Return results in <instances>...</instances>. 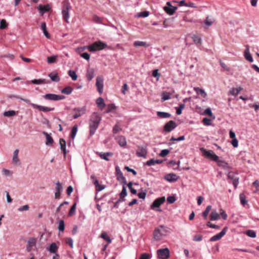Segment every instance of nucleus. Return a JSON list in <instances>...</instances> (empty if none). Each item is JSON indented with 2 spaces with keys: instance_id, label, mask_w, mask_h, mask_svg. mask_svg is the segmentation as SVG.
Here are the masks:
<instances>
[{
  "instance_id": "a878e982",
  "label": "nucleus",
  "mask_w": 259,
  "mask_h": 259,
  "mask_svg": "<svg viewBox=\"0 0 259 259\" xmlns=\"http://www.w3.org/2000/svg\"><path fill=\"white\" fill-rule=\"evenodd\" d=\"M43 135H44L46 137V144L47 145H52L54 143V140L52 137L51 136V134H49L48 133L46 132H44L42 133Z\"/></svg>"
},
{
  "instance_id": "e433bc0d",
  "label": "nucleus",
  "mask_w": 259,
  "mask_h": 259,
  "mask_svg": "<svg viewBox=\"0 0 259 259\" xmlns=\"http://www.w3.org/2000/svg\"><path fill=\"white\" fill-rule=\"evenodd\" d=\"M78 127L77 125H74L71 130L70 138L72 139H74L75 137L77 132Z\"/></svg>"
},
{
  "instance_id": "de8ad7c7",
  "label": "nucleus",
  "mask_w": 259,
  "mask_h": 259,
  "mask_svg": "<svg viewBox=\"0 0 259 259\" xmlns=\"http://www.w3.org/2000/svg\"><path fill=\"white\" fill-rule=\"evenodd\" d=\"M31 82L35 84H40L45 83L46 81H45V79H34L31 80Z\"/></svg>"
},
{
  "instance_id": "2eb2a0df",
  "label": "nucleus",
  "mask_w": 259,
  "mask_h": 259,
  "mask_svg": "<svg viewBox=\"0 0 259 259\" xmlns=\"http://www.w3.org/2000/svg\"><path fill=\"white\" fill-rule=\"evenodd\" d=\"M96 85L97 88V90L100 94H102L103 93V79L101 77H97L96 78Z\"/></svg>"
},
{
  "instance_id": "13d9d810",
  "label": "nucleus",
  "mask_w": 259,
  "mask_h": 259,
  "mask_svg": "<svg viewBox=\"0 0 259 259\" xmlns=\"http://www.w3.org/2000/svg\"><path fill=\"white\" fill-rule=\"evenodd\" d=\"M202 122L205 125H210L211 124V120L209 118L205 117L203 119Z\"/></svg>"
},
{
  "instance_id": "72a5a7b5",
  "label": "nucleus",
  "mask_w": 259,
  "mask_h": 259,
  "mask_svg": "<svg viewBox=\"0 0 259 259\" xmlns=\"http://www.w3.org/2000/svg\"><path fill=\"white\" fill-rule=\"evenodd\" d=\"M73 88L70 86H67L61 90V93L69 95L72 93Z\"/></svg>"
},
{
  "instance_id": "603ef678",
  "label": "nucleus",
  "mask_w": 259,
  "mask_h": 259,
  "mask_svg": "<svg viewBox=\"0 0 259 259\" xmlns=\"http://www.w3.org/2000/svg\"><path fill=\"white\" fill-rule=\"evenodd\" d=\"M8 26V23L6 22V20L5 19H2L0 21V29H4L6 28Z\"/></svg>"
},
{
  "instance_id": "ea45409f",
  "label": "nucleus",
  "mask_w": 259,
  "mask_h": 259,
  "mask_svg": "<svg viewBox=\"0 0 259 259\" xmlns=\"http://www.w3.org/2000/svg\"><path fill=\"white\" fill-rule=\"evenodd\" d=\"M245 234L251 238H255L256 236V232L252 230H247L245 231Z\"/></svg>"
},
{
  "instance_id": "6e6d98bb",
  "label": "nucleus",
  "mask_w": 259,
  "mask_h": 259,
  "mask_svg": "<svg viewBox=\"0 0 259 259\" xmlns=\"http://www.w3.org/2000/svg\"><path fill=\"white\" fill-rule=\"evenodd\" d=\"M122 129L119 126V125L117 124H116L114 125L113 129H112V133L114 134H116L119 132L121 131Z\"/></svg>"
},
{
  "instance_id": "dca6fc26",
  "label": "nucleus",
  "mask_w": 259,
  "mask_h": 259,
  "mask_svg": "<svg viewBox=\"0 0 259 259\" xmlns=\"http://www.w3.org/2000/svg\"><path fill=\"white\" fill-rule=\"evenodd\" d=\"M164 179L169 182H174L178 180V177L175 174L170 173L166 175Z\"/></svg>"
},
{
  "instance_id": "864d4df0",
  "label": "nucleus",
  "mask_w": 259,
  "mask_h": 259,
  "mask_svg": "<svg viewBox=\"0 0 259 259\" xmlns=\"http://www.w3.org/2000/svg\"><path fill=\"white\" fill-rule=\"evenodd\" d=\"M149 15V12L147 11L141 12L138 14L137 16L139 17L145 18Z\"/></svg>"
},
{
  "instance_id": "3c124183",
  "label": "nucleus",
  "mask_w": 259,
  "mask_h": 259,
  "mask_svg": "<svg viewBox=\"0 0 259 259\" xmlns=\"http://www.w3.org/2000/svg\"><path fill=\"white\" fill-rule=\"evenodd\" d=\"M239 198H240L241 203L243 205H245V204H246L247 203L245 195L243 193H241L239 195Z\"/></svg>"
},
{
  "instance_id": "7c9ffc66",
  "label": "nucleus",
  "mask_w": 259,
  "mask_h": 259,
  "mask_svg": "<svg viewBox=\"0 0 259 259\" xmlns=\"http://www.w3.org/2000/svg\"><path fill=\"white\" fill-rule=\"evenodd\" d=\"M210 217L211 221L218 220L220 218L219 214L215 210L211 211Z\"/></svg>"
},
{
  "instance_id": "cd10ccee",
  "label": "nucleus",
  "mask_w": 259,
  "mask_h": 259,
  "mask_svg": "<svg viewBox=\"0 0 259 259\" xmlns=\"http://www.w3.org/2000/svg\"><path fill=\"white\" fill-rule=\"evenodd\" d=\"M96 104L98 107L101 109H103L106 106L104 99L102 97H99L97 99Z\"/></svg>"
},
{
  "instance_id": "e2e57ef3",
  "label": "nucleus",
  "mask_w": 259,
  "mask_h": 259,
  "mask_svg": "<svg viewBox=\"0 0 259 259\" xmlns=\"http://www.w3.org/2000/svg\"><path fill=\"white\" fill-rule=\"evenodd\" d=\"M202 236L201 235H195L193 236V240L194 241H201L202 240Z\"/></svg>"
},
{
  "instance_id": "052dcab7",
  "label": "nucleus",
  "mask_w": 259,
  "mask_h": 259,
  "mask_svg": "<svg viewBox=\"0 0 259 259\" xmlns=\"http://www.w3.org/2000/svg\"><path fill=\"white\" fill-rule=\"evenodd\" d=\"M152 76L156 78V80L158 81L160 77V74L158 72V69H154L152 71Z\"/></svg>"
},
{
  "instance_id": "c9c22d12",
  "label": "nucleus",
  "mask_w": 259,
  "mask_h": 259,
  "mask_svg": "<svg viewBox=\"0 0 259 259\" xmlns=\"http://www.w3.org/2000/svg\"><path fill=\"white\" fill-rule=\"evenodd\" d=\"M56 187L55 188V192L58 193H61L63 191V186L61 183H60L59 181H57L56 183Z\"/></svg>"
},
{
  "instance_id": "b1692460",
  "label": "nucleus",
  "mask_w": 259,
  "mask_h": 259,
  "mask_svg": "<svg viewBox=\"0 0 259 259\" xmlns=\"http://www.w3.org/2000/svg\"><path fill=\"white\" fill-rule=\"evenodd\" d=\"M48 76L50 79L55 82H58L60 81V78L56 72H52L49 74Z\"/></svg>"
},
{
  "instance_id": "58836bf2",
  "label": "nucleus",
  "mask_w": 259,
  "mask_h": 259,
  "mask_svg": "<svg viewBox=\"0 0 259 259\" xmlns=\"http://www.w3.org/2000/svg\"><path fill=\"white\" fill-rule=\"evenodd\" d=\"M116 106L115 104H109L107 105V109L105 111L106 113H109L112 112L113 110H115L116 109Z\"/></svg>"
},
{
  "instance_id": "c03bdc74",
  "label": "nucleus",
  "mask_w": 259,
  "mask_h": 259,
  "mask_svg": "<svg viewBox=\"0 0 259 259\" xmlns=\"http://www.w3.org/2000/svg\"><path fill=\"white\" fill-rule=\"evenodd\" d=\"M185 104H181L178 107H176V114L177 115H181L182 113V110L185 108Z\"/></svg>"
},
{
  "instance_id": "473e14b6",
  "label": "nucleus",
  "mask_w": 259,
  "mask_h": 259,
  "mask_svg": "<svg viewBox=\"0 0 259 259\" xmlns=\"http://www.w3.org/2000/svg\"><path fill=\"white\" fill-rule=\"evenodd\" d=\"M41 29L43 31V33H44L45 36L47 38H50L51 36H50L49 33L47 30L46 24L45 22L41 23Z\"/></svg>"
},
{
  "instance_id": "09e8293b",
  "label": "nucleus",
  "mask_w": 259,
  "mask_h": 259,
  "mask_svg": "<svg viewBox=\"0 0 259 259\" xmlns=\"http://www.w3.org/2000/svg\"><path fill=\"white\" fill-rule=\"evenodd\" d=\"M134 47H139V46L146 47L147 44L145 41L137 40V41H135L134 42Z\"/></svg>"
},
{
  "instance_id": "4be33fe9",
  "label": "nucleus",
  "mask_w": 259,
  "mask_h": 259,
  "mask_svg": "<svg viewBox=\"0 0 259 259\" xmlns=\"http://www.w3.org/2000/svg\"><path fill=\"white\" fill-rule=\"evenodd\" d=\"M43 98L47 100L53 101H57V95L54 94H47L42 96Z\"/></svg>"
},
{
  "instance_id": "338daca9",
  "label": "nucleus",
  "mask_w": 259,
  "mask_h": 259,
  "mask_svg": "<svg viewBox=\"0 0 259 259\" xmlns=\"http://www.w3.org/2000/svg\"><path fill=\"white\" fill-rule=\"evenodd\" d=\"M146 194H147L146 191H143L142 192H139L138 194V196L140 199H144L146 196Z\"/></svg>"
},
{
  "instance_id": "2f4dec72",
  "label": "nucleus",
  "mask_w": 259,
  "mask_h": 259,
  "mask_svg": "<svg viewBox=\"0 0 259 259\" xmlns=\"http://www.w3.org/2000/svg\"><path fill=\"white\" fill-rule=\"evenodd\" d=\"M19 152V149H17L14 151L13 153L12 161L14 164H17L19 162V159L18 157Z\"/></svg>"
},
{
  "instance_id": "37998d69",
  "label": "nucleus",
  "mask_w": 259,
  "mask_h": 259,
  "mask_svg": "<svg viewBox=\"0 0 259 259\" xmlns=\"http://www.w3.org/2000/svg\"><path fill=\"white\" fill-rule=\"evenodd\" d=\"M68 74L71 77L72 80L75 81L77 79V75L75 71L71 70H69Z\"/></svg>"
},
{
  "instance_id": "ddd939ff",
  "label": "nucleus",
  "mask_w": 259,
  "mask_h": 259,
  "mask_svg": "<svg viewBox=\"0 0 259 259\" xmlns=\"http://www.w3.org/2000/svg\"><path fill=\"white\" fill-rule=\"evenodd\" d=\"M147 149L146 146H139L136 151V154L139 157L146 158Z\"/></svg>"
},
{
  "instance_id": "5fc2aeb1",
  "label": "nucleus",
  "mask_w": 259,
  "mask_h": 259,
  "mask_svg": "<svg viewBox=\"0 0 259 259\" xmlns=\"http://www.w3.org/2000/svg\"><path fill=\"white\" fill-rule=\"evenodd\" d=\"M76 206V203H74L73 205H72V206L70 208V209L69 211L68 215L71 216V215H74L75 213Z\"/></svg>"
},
{
  "instance_id": "680f3d73",
  "label": "nucleus",
  "mask_w": 259,
  "mask_h": 259,
  "mask_svg": "<svg viewBox=\"0 0 259 259\" xmlns=\"http://www.w3.org/2000/svg\"><path fill=\"white\" fill-rule=\"evenodd\" d=\"M176 200V197L174 196H169L167 198V202L169 204L174 203Z\"/></svg>"
},
{
  "instance_id": "9d476101",
  "label": "nucleus",
  "mask_w": 259,
  "mask_h": 259,
  "mask_svg": "<svg viewBox=\"0 0 259 259\" xmlns=\"http://www.w3.org/2000/svg\"><path fill=\"white\" fill-rule=\"evenodd\" d=\"M115 173L117 176L118 181L121 182V183L125 185L126 184V180L125 178L123 176V174L120 170V168L118 165L115 166Z\"/></svg>"
},
{
  "instance_id": "a19ab883",
  "label": "nucleus",
  "mask_w": 259,
  "mask_h": 259,
  "mask_svg": "<svg viewBox=\"0 0 259 259\" xmlns=\"http://www.w3.org/2000/svg\"><path fill=\"white\" fill-rule=\"evenodd\" d=\"M3 115L5 117H12L16 115V111L14 110L6 111L4 112Z\"/></svg>"
},
{
  "instance_id": "a18cd8bd",
  "label": "nucleus",
  "mask_w": 259,
  "mask_h": 259,
  "mask_svg": "<svg viewBox=\"0 0 259 259\" xmlns=\"http://www.w3.org/2000/svg\"><path fill=\"white\" fill-rule=\"evenodd\" d=\"M101 237L106 241L108 243H111L112 242V240L110 238L106 232L102 233L101 235Z\"/></svg>"
},
{
  "instance_id": "a211bd4d",
  "label": "nucleus",
  "mask_w": 259,
  "mask_h": 259,
  "mask_svg": "<svg viewBox=\"0 0 259 259\" xmlns=\"http://www.w3.org/2000/svg\"><path fill=\"white\" fill-rule=\"evenodd\" d=\"M244 56L245 59L249 62H252L253 61V59L249 52V48L248 46H246V48L244 52Z\"/></svg>"
},
{
  "instance_id": "79ce46f5",
  "label": "nucleus",
  "mask_w": 259,
  "mask_h": 259,
  "mask_svg": "<svg viewBox=\"0 0 259 259\" xmlns=\"http://www.w3.org/2000/svg\"><path fill=\"white\" fill-rule=\"evenodd\" d=\"M58 58V56L57 55H52L47 58V62L49 64H52L56 62L57 58Z\"/></svg>"
},
{
  "instance_id": "6e6552de",
  "label": "nucleus",
  "mask_w": 259,
  "mask_h": 259,
  "mask_svg": "<svg viewBox=\"0 0 259 259\" xmlns=\"http://www.w3.org/2000/svg\"><path fill=\"white\" fill-rule=\"evenodd\" d=\"M158 256L162 259H167L169 257L170 252L168 248L159 249L157 251Z\"/></svg>"
},
{
  "instance_id": "20e7f679",
  "label": "nucleus",
  "mask_w": 259,
  "mask_h": 259,
  "mask_svg": "<svg viewBox=\"0 0 259 259\" xmlns=\"http://www.w3.org/2000/svg\"><path fill=\"white\" fill-rule=\"evenodd\" d=\"M108 47L107 44L103 41L98 40L90 45V52H95L103 50Z\"/></svg>"
},
{
  "instance_id": "0eeeda50",
  "label": "nucleus",
  "mask_w": 259,
  "mask_h": 259,
  "mask_svg": "<svg viewBox=\"0 0 259 259\" xmlns=\"http://www.w3.org/2000/svg\"><path fill=\"white\" fill-rule=\"evenodd\" d=\"M177 126L176 122L173 120H170L164 126L163 132L169 133L174 130Z\"/></svg>"
},
{
  "instance_id": "49530a36",
  "label": "nucleus",
  "mask_w": 259,
  "mask_h": 259,
  "mask_svg": "<svg viewBox=\"0 0 259 259\" xmlns=\"http://www.w3.org/2000/svg\"><path fill=\"white\" fill-rule=\"evenodd\" d=\"M211 208V205H208L206 208H205V209L204 210V211L202 212V216L203 217L206 219L207 217V215L209 213V212L210 211V209Z\"/></svg>"
},
{
  "instance_id": "393cba45",
  "label": "nucleus",
  "mask_w": 259,
  "mask_h": 259,
  "mask_svg": "<svg viewBox=\"0 0 259 259\" xmlns=\"http://www.w3.org/2000/svg\"><path fill=\"white\" fill-rule=\"evenodd\" d=\"M57 249H58V247H57L56 244L54 242H53L50 244V247H49V248L48 250L50 253H55V254L57 256H59V254H58L56 253Z\"/></svg>"
},
{
  "instance_id": "774afa93",
  "label": "nucleus",
  "mask_w": 259,
  "mask_h": 259,
  "mask_svg": "<svg viewBox=\"0 0 259 259\" xmlns=\"http://www.w3.org/2000/svg\"><path fill=\"white\" fill-rule=\"evenodd\" d=\"M66 242L70 246L71 248H73V240L71 238H67Z\"/></svg>"
},
{
  "instance_id": "bf43d9fd",
  "label": "nucleus",
  "mask_w": 259,
  "mask_h": 259,
  "mask_svg": "<svg viewBox=\"0 0 259 259\" xmlns=\"http://www.w3.org/2000/svg\"><path fill=\"white\" fill-rule=\"evenodd\" d=\"M125 185L123 184L122 189L121 193L119 194V196H122V197H125L127 195V191Z\"/></svg>"
},
{
  "instance_id": "f257e3e1",
  "label": "nucleus",
  "mask_w": 259,
  "mask_h": 259,
  "mask_svg": "<svg viewBox=\"0 0 259 259\" xmlns=\"http://www.w3.org/2000/svg\"><path fill=\"white\" fill-rule=\"evenodd\" d=\"M200 150L204 157L217 162L219 166L222 167L224 169H227L228 168V163L224 160H220L219 156H217L213 151L208 150L204 148H201Z\"/></svg>"
},
{
  "instance_id": "bb28decb",
  "label": "nucleus",
  "mask_w": 259,
  "mask_h": 259,
  "mask_svg": "<svg viewBox=\"0 0 259 259\" xmlns=\"http://www.w3.org/2000/svg\"><path fill=\"white\" fill-rule=\"evenodd\" d=\"M86 76L89 81H91L94 77V69L89 68L87 70Z\"/></svg>"
},
{
  "instance_id": "423d86ee",
  "label": "nucleus",
  "mask_w": 259,
  "mask_h": 259,
  "mask_svg": "<svg viewBox=\"0 0 259 259\" xmlns=\"http://www.w3.org/2000/svg\"><path fill=\"white\" fill-rule=\"evenodd\" d=\"M228 229L227 227H225L220 233L212 236L209 239V241L214 242L220 240L226 234Z\"/></svg>"
},
{
  "instance_id": "4d7b16f0",
  "label": "nucleus",
  "mask_w": 259,
  "mask_h": 259,
  "mask_svg": "<svg viewBox=\"0 0 259 259\" xmlns=\"http://www.w3.org/2000/svg\"><path fill=\"white\" fill-rule=\"evenodd\" d=\"M169 152L170 151L168 149H163L159 153V156L162 157H165L169 153Z\"/></svg>"
},
{
  "instance_id": "c756f323",
  "label": "nucleus",
  "mask_w": 259,
  "mask_h": 259,
  "mask_svg": "<svg viewBox=\"0 0 259 259\" xmlns=\"http://www.w3.org/2000/svg\"><path fill=\"white\" fill-rule=\"evenodd\" d=\"M194 90L197 94L200 95L203 98H205L207 96V94L203 89H201L198 87H195L194 88Z\"/></svg>"
},
{
  "instance_id": "6ab92c4d",
  "label": "nucleus",
  "mask_w": 259,
  "mask_h": 259,
  "mask_svg": "<svg viewBox=\"0 0 259 259\" xmlns=\"http://www.w3.org/2000/svg\"><path fill=\"white\" fill-rule=\"evenodd\" d=\"M98 154L100 157V158L102 159H104L106 161H109L110 159L108 158L109 156H112L113 155V153L112 152H98Z\"/></svg>"
},
{
  "instance_id": "1a4fd4ad",
  "label": "nucleus",
  "mask_w": 259,
  "mask_h": 259,
  "mask_svg": "<svg viewBox=\"0 0 259 259\" xmlns=\"http://www.w3.org/2000/svg\"><path fill=\"white\" fill-rule=\"evenodd\" d=\"M73 111L75 112L73 115V118L74 119H77L85 113L86 107L85 106H83L82 107L75 108Z\"/></svg>"
},
{
  "instance_id": "f03ea898",
  "label": "nucleus",
  "mask_w": 259,
  "mask_h": 259,
  "mask_svg": "<svg viewBox=\"0 0 259 259\" xmlns=\"http://www.w3.org/2000/svg\"><path fill=\"white\" fill-rule=\"evenodd\" d=\"M102 120V117L97 112H94L89 119V132L91 137L94 135Z\"/></svg>"
},
{
  "instance_id": "9b49d317",
  "label": "nucleus",
  "mask_w": 259,
  "mask_h": 259,
  "mask_svg": "<svg viewBox=\"0 0 259 259\" xmlns=\"http://www.w3.org/2000/svg\"><path fill=\"white\" fill-rule=\"evenodd\" d=\"M31 106L34 109H37L40 111H42L44 112H48L52 111H54L55 108L54 107H49L47 106H44L41 105H39L36 104H31Z\"/></svg>"
},
{
  "instance_id": "39448f33",
  "label": "nucleus",
  "mask_w": 259,
  "mask_h": 259,
  "mask_svg": "<svg viewBox=\"0 0 259 259\" xmlns=\"http://www.w3.org/2000/svg\"><path fill=\"white\" fill-rule=\"evenodd\" d=\"M72 8L69 2L64 3L62 8V14L63 20L66 22L69 23L70 18L69 10Z\"/></svg>"
},
{
  "instance_id": "aec40b11",
  "label": "nucleus",
  "mask_w": 259,
  "mask_h": 259,
  "mask_svg": "<svg viewBox=\"0 0 259 259\" xmlns=\"http://www.w3.org/2000/svg\"><path fill=\"white\" fill-rule=\"evenodd\" d=\"M118 144L122 147H125L127 144L126 139L124 136H120L116 138Z\"/></svg>"
},
{
  "instance_id": "7ed1b4c3",
  "label": "nucleus",
  "mask_w": 259,
  "mask_h": 259,
  "mask_svg": "<svg viewBox=\"0 0 259 259\" xmlns=\"http://www.w3.org/2000/svg\"><path fill=\"white\" fill-rule=\"evenodd\" d=\"M167 233H170L169 229L164 225H160L155 229L153 238L156 241H159L163 236L166 235Z\"/></svg>"
},
{
  "instance_id": "4c0bfd02",
  "label": "nucleus",
  "mask_w": 259,
  "mask_h": 259,
  "mask_svg": "<svg viewBox=\"0 0 259 259\" xmlns=\"http://www.w3.org/2000/svg\"><path fill=\"white\" fill-rule=\"evenodd\" d=\"M58 229L60 232H64L65 229V223L63 220H61L59 221Z\"/></svg>"
},
{
  "instance_id": "0e129e2a",
  "label": "nucleus",
  "mask_w": 259,
  "mask_h": 259,
  "mask_svg": "<svg viewBox=\"0 0 259 259\" xmlns=\"http://www.w3.org/2000/svg\"><path fill=\"white\" fill-rule=\"evenodd\" d=\"M206 226L209 228H213V229H219L220 228V227L218 225L212 224L210 222H208L206 224Z\"/></svg>"
},
{
  "instance_id": "c85d7f7f",
  "label": "nucleus",
  "mask_w": 259,
  "mask_h": 259,
  "mask_svg": "<svg viewBox=\"0 0 259 259\" xmlns=\"http://www.w3.org/2000/svg\"><path fill=\"white\" fill-rule=\"evenodd\" d=\"M157 115L161 118H167L171 116V114L168 112L157 111Z\"/></svg>"
},
{
  "instance_id": "f704fd0d",
  "label": "nucleus",
  "mask_w": 259,
  "mask_h": 259,
  "mask_svg": "<svg viewBox=\"0 0 259 259\" xmlns=\"http://www.w3.org/2000/svg\"><path fill=\"white\" fill-rule=\"evenodd\" d=\"M38 9L40 11L41 16H42L46 12L49 11V6L46 5H39L38 7Z\"/></svg>"
},
{
  "instance_id": "412c9836",
  "label": "nucleus",
  "mask_w": 259,
  "mask_h": 259,
  "mask_svg": "<svg viewBox=\"0 0 259 259\" xmlns=\"http://www.w3.org/2000/svg\"><path fill=\"white\" fill-rule=\"evenodd\" d=\"M36 239L31 238L28 240V244L26 246V250L28 252H30L33 246H35Z\"/></svg>"
},
{
  "instance_id": "f3484780",
  "label": "nucleus",
  "mask_w": 259,
  "mask_h": 259,
  "mask_svg": "<svg viewBox=\"0 0 259 259\" xmlns=\"http://www.w3.org/2000/svg\"><path fill=\"white\" fill-rule=\"evenodd\" d=\"M191 38L196 46L200 48L202 43V39L200 36L196 34H193Z\"/></svg>"
},
{
  "instance_id": "f8f14e48",
  "label": "nucleus",
  "mask_w": 259,
  "mask_h": 259,
  "mask_svg": "<svg viewBox=\"0 0 259 259\" xmlns=\"http://www.w3.org/2000/svg\"><path fill=\"white\" fill-rule=\"evenodd\" d=\"M177 9V7L172 6L169 2L166 3V6L164 8L165 12L169 15H173Z\"/></svg>"
},
{
  "instance_id": "69168bd1",
  "label": "nucleus",
  "mask_w": 259,
  "mask_h": 259,
  "mask_svg": "<svg viewBox=\"0 0 259 259\" xmlns=\"http://www.w3.org/2000/svg\"><path fill=\"white\" fill-rule=\"evenodd\" d=\"M80 57L82 58L85 59L86 60H89L90 58V55L89 53L87 52L83 53L82 54H80Z\"/></svg>"
},
{
  "instance_id": "5701e85b",
  "label": "nucleus",
  "mask_w": 259,
  "mask_h": 259,
  "mask_svg": "<svg viewBox=\"0 0 259 259\" xmlns=\"http://www.w3.org/2000/svg\"><path fill=\"white\" fill-rule=\"evenodd\" d=\"M59 144L60 146V148L63 152L64 157H66L67 151L66 149V142L65 140L62 138L60 139L59 140Z\"/></svg>"
},
{
  "instance_id": "8fccbe9b",
  "label": "nucleus",
  "mask_w": 259,
  "mask_h": 259,
  "mask_svg": "<svg viewBox=\"0 0 259 259\" xmlns=\"http://www.w3.org/2000/svg\"><path fill=\"white\" fill-rule=\"evenodd\" d=\"M152 254L148 253H143L141 254L139 259H151Z\"/></svg>"
},
{
  "instance_id": "4468645a",
  "label": "nucleus",
  "mask_w": 259,
  "mask_h": 259,
  "mask_svg": "<svg viewBox=\"0 0 259 259\" xmlns=\"http://www.w3.org/2000/svg\"><path fill=\"white\" fill-rule=\"evenodd\" d=\"M165 200V199L164 197L157 198L152 203L151 206V208L154 209L155 208L159 207L162 203L164 202Z\"/></svg>"
}]
</instances>
